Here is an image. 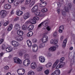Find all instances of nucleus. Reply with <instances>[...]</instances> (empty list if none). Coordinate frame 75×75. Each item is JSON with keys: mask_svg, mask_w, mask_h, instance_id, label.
Wrapping results in <instances>:
<instances>
[{"mask_svg": "<svg viewBox=\"0 0 75 75\" xmlns=\"http://www.w3.org/2000/svg\"><path fill=\"white\" fill-rule=\"evenodd\" d=\"M30 64V61L29 59H25L23 62V64L25 66H28Z\"/></svg>", "mask_w": 75, "mask_h": 75, "instance_id": "obj_5", "label": "nucleus"}, {"mask_svg": "<svg viewBox=\"0 0 75 75\" xmlns=\"http://www.w3.org/2000/svg\"><path fill=\"white\" fill-rule=\"evenodd\" d=\"M33 51L37 52L38 50V46L36 45H34L33 46Z\"/></svg>", "mask_w": 75, "mask_h": 75, "instance_id": "obj_12", "label": "nucleus"}, {"mask_svg": "<svg viewBox=\"0 0 75 75\" xmlns=\"http://www.w3.org/2000/svg\"><path fill=\"white\" fill-rule=\"evenodd\" d=\"M58 62H59V60L57 59L56 60V61H55L54 64L53 65V67H55L56 66H57V64H58Z\"/></svg>", "mask_w": 75, "mask_h": 75, "instance_id": "obj_33", "label": "nucleus"}, {"mask_svg": "<svg viewBox=\"0 0 75 75\" xmlns=\"http://www.w3.org/2000/svg\"><path fill=\"white\" fill-rule=\"evenodd\" d=\"M42 23H40L39 25H38V28H41V27L42 26Z\"/></svg>", "mask_w": 75, "mask_h": 75, "instance_id": "obj_41", "label": "nucleus"}, {"mask_svg": "<svg viewBox=\"0 0 75 75\" xmlns=\"http://www.w3.org/2000/svg\"><path fill=\"white\" fill-rule=\"evenodd\" d=\"M33 35V32L32 31H30L27 34V36L28 37H31Z\"/></svg>", "mask_w": 75, "mask_h": 75, "instance_id": "obj_30", "label": "nucleus"}, {"mask_svg": "<svg viewBox=\"0 0 75 75\" xmlns=\"http://www.w3.org/2000/svg\"><path fill=\"white\" fill-rule=\"evenodd\" d=\"M67 39H66L64 40L63 43L62 47H66V44H67Z\"/></svg>", "mask_w": 75, "mask_h": 75, "instance_id": "obj_28", "label": "nucleus"}, {"mask_svg": "<svg viewBox=\"0 0 75 75\" xmlns=\"http://www.w3.org/2000/svg\"><path fill=\"white\" fill-rule=\"evenodd\" d=\"M42 4H43L45 5L44 6H42V7H45L46 6V5H47V3L46 2H42Z\"/></svg>", "mask_w": 75, "mask_h": 75, "instance_id": "obj_47", "label": "nucleus"}, {"mask_svg": "<svg viewBox=\"0 0 75 75\" xmlns=\"http://www.w3.org/2000/svg\"><path fill=\"white\" fill-rule=\"evenodd\" d=\"M24 33H23V31L22 30H18L17 31V34L18 35H20V36H21L23 35V34Z\"/></svg>", "mask_w": 75, "mask_h": 75, "instance_id": "obj_20", "label": "nucleus"}, {"mask_svg": "<svg viewBox=\"0 0 75 75\" xmlns=\"http://www.w3.org/2000/svg\"><path fill=\"white\" fill-rule=\"evenodd\" d=\"M62 15H63V16H66V13H65V12L64 10L62 11Z\"/></svg>", "mask_w": 75, "mask_h": 75, "instance_id": "obj_42", "label": "nucleus"}, {"mask_svg": "<svg viewBox=\"0 0 75 75\" xmlns=\"http://www.w3.org/2000/svg\"><path fill=\"white\" fill-rule=\"evenodd\" d=\"M47 11H48V9H47V8H43L42 9V11L43 13H45L47 12Z\"/></svg>", "mask_w": 75, "mask_h": 75, "instance_id": "obj_37", "label": "nucleus"}, {"mask_svg": "<svg viewBox=\"0 0 75 75\" xmlns=\"http://www.w3.org/2000/svg\"><path fill=\"white\" fill-rule=\"evenodd\" d=\"M12 44L14 47H18L19 45V43L18 42L15 41H13L12 42Z\"/></svg>", "mask_w": 75, "mask_h": 75, "instance_id": "obj_11", "label": "nucleus"}, {"mask_svg": "<svg viewBox=\"0 0 75 75\" xmlns=\"http://www.w3.org/2000/svg\"><path fill=\"white\" fill-rule=\"evenodd\" d=\"M71 71H72V69H71L67 71V74H71Z\"/></svg>", "mask_w": 75, "mask_h": 75, "instance_id": "obj_57", "label": "nucleus"}, {"mask_svg": "<svg viewBox=\"0 0 75 75\" xmlns=\"http://www.w3.org/2000/svg\"><path fill=\"white\" fill-rule=\"evenodd\" d=\"M60 11H61V10L60 9H59L57 11V12L58 13V14H59L60 13Z\"/></svg>", "mask_w": 75, "mask_h": 75, "instance_id": "obj_62", "label": "nucleus"}, {"mask_svg": "<svg viewBox=\"0 0 75 75\" xmlns=\"http://www.w3.org/2000/svg\"><path fill=\"white\" fill-rule=\"evenodd\" d=\"M13 61L14 63L18 64H21L22 63V61L18 57H15L13 58Z\"/></svg>", "mask_w": 75, "mask_h": 75, "instance_id": "obj_1", "label": "nucleus"}, {"mask_svg": "<svg viewBox=\"0 0 75 75\" xmlns=\"http://www.w3.org/2000/svg\"><path fill=\"white\" fill-rule=\"evenodd\" d=\"M21 9L22 11H24L25 10V7H23L21 8Z\"/></svg>", "mask_w": 75, "mask_h": 75, "instance_id": "obj_55", "label": "nucleus"}, {"mask_svg": "<svg viewBox=\"0 0 75 75\" xmlns=\"http://www.w3.org/2000/svg\"><path fill=\"white\" fill-rule=\"evenodd\" d=\"M38 9V6L36 5L34 6L33 8L32 9L31 11L33 13H34L36 11H37Z\"/></svg>", "mask_w": 75, "mask_h": 75, "instance_id": "obj_10", "label": "nucleus"}, {"mask_svg": "<svg viewBox=\"0 0 75 75\" xmlns=\"http://www.w3.org/2000/svg\"><path fill=\"white\" fill-rule=\"evenodd\" d=\"M8 1L9 3H13L14 2V0H8Z\"/></svg>", "mask_w": 75, "mask_h": 75, "instance_id": "obj_46", "label": "nucleus"}, {"mask_svg": "<svg viewBox=\"0 0 75 75\" xmlns=\"http://www.w3.org/2000/svg\"><path fill=\"white\" fill-rule=\"evenodd\" d=\"M25 71L23 69H19L17 71V72L19 75H23L25 73Z\"/></svg>", "mask_w": 75, "mask_h": 75, "instance_id": "obj_3", "label": "nucleus"}, {"mask_svg": "<svg viewBox=\"0 0 75 75\" xmlns=\"http://www.w3.org/2000/svg\"><path fill=\"white\" fill-rule=\"evenodd\" d=\"M64 67V65L61 64V63L57 65V66L56 68V69H59V68H62Z\"/></svg>", "mask_w": 75, "mask_h": 75, "instance_id": "obj_29", "label": "nucleus"}, {"mask_svg": "<svg viewBox=\"0 0 75 75\" xmlns=\"http://www.w3.org/2000/svg\"><path fill=\"white\" fill-rule=\"evenodd\" d=\"M35 4V2L34 1H31L30 3L29 6L30 7H31L32 6H34V4Z\"/></svg>", "mask_w": 75, "mask_h": 75, "instance_id": "obj_31", "label": "nucleus"}, {"mask_svg": "<svg viewBox=\"0 0 75 75\" xmlns=\"http://www.w3.org/2000/svg\"><path fill=\"white\" fill-rule=\"evenodd\" d=\"M4 7L5 9H6V10H8L11 8V5L9 4H5L4 5Z\"/></svg>", "mask_w": 75, "mask_h": 75, "instance_id": "obj_13", "label": "nucleus"}, {"mask_svg": "<svg viewBox=\"0 0 75 75\" xmlns=\"http://www.w3.org/2000/svg\"><path fill=\"white\" fill-rule=\"evenodd\" d=\"M27 44L28 47H31L32 46V43L30 40H28L27 41Z\"/></svg>", "mask_w": 75, "mask_h": 75, "instance_id": "obj_19", "label": "nucleus"}, {"mask_svg": "<svg viewBox=\"0 0 75 75\" xmlns=\"http://www.w3.org/2000/svg\"><path fill=\"white\" fill-rule=\"evenodd\" d=\"M45 73L46 75H48L49 74V70H47L45 71Z\"/></svg>", "mask_w": 75, "mask_h": 75, "instance_id": "obj_45", "label": "nucleus"}, {"mask_svg": "<svg viewBox=\"0 0 75 75\" xmlns=\"http://www.w3.org/2000/svg\"><path fill=\"white\" fill-rule=\"evenodd\" d=\"M22 29L23 30H26L27 29V26L25 25H23L22 27Z\"/></svg>", "mask_w": 75, "mask_h": 75, "instance_id": "obj_39", "label": "nucleus"}, {"mask_svg": "<svg viewBox=\"0 0 75 75\" xmlns=\"http://www.w3.org/2000/svg\"><path fill=\"white\" fill-rule=\"evenodd\" d=\"M42 67H40L39 68V70H38L39 71H41L42 70Z\"/></svg>", "mask_w": 75, "mask_h": 75, "instance_id": "obj_56", "label": "nucleus"}, {"mask_svg": "<svg viewBox=\"0 0 75 75\" xmlns=\"http://www.w3.org/2000/svg\"><path fill=\"white\" fill-rule=\"evenodd\" d=\"M47 29L48 31H50L51 30V27L48 26L46 28Z\"/></svg>", "mask_w": 75, "mask_h": 75, "instance_id": "obj_51", "label": "nucleus"}, {"mask_svg": "<svg viewBox=\"0 0 75 75\" xmlns=\"http://www.w3.org/2000/svg\"><path fill=\"white\" fill-rule=\"evenodd\" d=\"M30 17V14L29 13H27L25 14L24 15V18L25 20H26L28 18H29Z\"/></svg>", "mask_w": 75, "mask_h": 75, "instance_id": "obj_18", "label": "nucleus"}, {"mask_svg": "<svg viewBox=\"0 0 75 75\" xmlns=\"http://www.w3.org/2000/svg\"><path fill=\"white\" fill-rule=\"evenodd\" d=\"M19 20V18L17 17L14 19V21H17V20Z\"/></svg>", "mask_w": 75, "mask_h": 75, "instance_id": "obj_64", "label": "nucleus"}, {"mask_svg": "<svg viewBox=\"0 0 75 75\" xmlns=\"http://www.w3.org/2000/svg\"><path fill=\"white\" fill-rule=\"evenodd\" d=\"M45 46V44L44 43H42L39 46V48H42V47H44Z\"/></svg>", "mask_w": 75, "mask_h": 75, "instance_id": "obj_38", "label": "nucleus"}, {"mask_svg": "<svg viewBox=\"0 0 75 75\" xmlns=\"http://www.w3.org/2000/svg\"><path fill=\"white\" fill-rule=\"evenodd\" d=\"M23 55V52H20L19 53V55L20 56H22V55Z\"/></svg>", "mask_w": 75, "mask_h": 75, "instance_id": "obj_63", "label": "nucleus"}, {"mask_svg": "<svg viewBox=\"0 0 75 75\" xmlns=\"http://www.w3.org/2000/svg\"><path fill=\"white\" fill-rule=\"evenodd\" d=\"M20 3V1H14V5L15 6H17Z\"/></svg>", "mask_w": 75, "mask_h": 75, "instance_id": "obj_32", "label": "nucleus"}, {"mask_svg": "<svg viewBox=\"0 0 75 75\" xmlns=\"http://www.w3.org/2000/svg\"><path fill=\"white\" fill-rule=\"evenodd\" d=\"M3 41H4V39H1L0 40V44H1V43H2V42H3Z\"/></svg>", "mask_w": 75, "mask_h": 75, "instance_id": "obj_58", "label": "nucleus"}, {"mask_svg": "<svg viewBox=\"0 0 75 75\" xmlns=\"http://www.w3.org/2000/svg\"><path fill=\"white\" fill-rule=\"evenodd\" d=\"M13 28V24H11L9 25V26L8 27V28L7 29V30L8 31H11L12 29Z\"/></svg>", "mask_w": 75, "mask_h": 75, "instance_id": "obj_22", "label": "nucleus"}, {"mask_svg": "<svg viewBox=\"0 0 75 75\" xmlns=\"http://www.w3.org/2000/svg\"><path fill=\"white\" fill-rule=\"evenodd\" d=\"M34 13H35V16H39L40 14V11H37Z\"/></svg>", "mask_w": 75, "mask_h": 75, "instance_id": "obj_36", "label": "nucleus"}, {"mask_svg": "<svg viewBox=\"0 0 75 75\" xmlns=\"http://www.w3.org/2000/svg\"><path fill=\"white\" fill-rule=\"evenodd\" d=\"M39 59L40 62H45V58L43 56H40Z\"/></svg>", "mask_w": 75, "mask_h": 75, "instance_id": "obj_16", "label": "nucleus"}, {"mask_svg": "<svg viewBox=\"0 0 75 75\" xmlns=\"http://www.w3.org/2000/svg\"><path fill=\"white\" fill-rule=\"evenodd\" d=\"M52 65V64L51 63H49L46 65V68H50L51 67Z\"/></svg>", "mask_w": 75, "mask_h": 75, "instance_id": "obj_35", "label": "nucleus"}, {"mask_svg": "<svg viewBox=\"0 0 75 75\" xmlns=\"http://www.w3.org/2000/svg\"><path fill=\"white\" fill-rule=\"evenodd\" d=\"M50 23V21L49 20H47V21H44L41 23H42V25L44 26H46V25H48V24H49Z\"/></svg>", "mask_w": 75, "mask_h": 75, "instance_id": "obj_14", "label": "nucleus"}, {"mask_svg": "<svg viewBox=\"0 0 75 75\" xmlns=\"http://www.w3.org/2000/svg\"><path fill=\"white\" fill-rule=\"evenodd\" d=\"M54 35L55 37H56V36H57V32H55L54 33Z\"/></svg>", "mask_w": 75, "mask_h": 75, "instance_id": "obj_60", "label": "nucleus"}, {"mask_svg": "<svg viewBox=\"0 0 75 75\" xmlns=\"http://www.w3.org/2000/svg\"><path fill=\"white\" fill-rule=\"evenodd\" d=\"M48 36H47V35H44L42 39V41L43 42L45 43V42H47L48 41Z\"/></svg>", "mask_w": 75, "mask_h": 75, "instance_id": "obj_4", "label": "nucleus"}, {"mask_svg": "<svg viewBox=\"0 0 75 75\" xmlns=\"http://www.w3.org/2000/svg\"><path fill=\"white\" fill-rule=\"evenodd\" d=\"M24 58L25 59H29L30 58V55L28 54H26L24 56Z\"/></svg>", "mask_w": 75, "mask_h": 75, "instance_id": "obj_25", "label": "nucleus"}, {"mask_svg": "<svg viewBox=\"0 0 75 75\" xmlns=\"http://www.w3.org/2000/svg\"><path fill=\"white\" fill-rule=\"evenodd\" d=\"M58 40H55L54 41L53 40H51L50 41V44H56L58 43Z\"/></svg>", "mask_w": 75, "mask_h": 75, "instance_id": "obj_24", "label": "nucleus"}, {"mask_svg": "<svg viewBox=\"0 0 75 75\" xmlns=\"http://www.w3.org/2000/svg\"><path fill=\"white\" fill-rule=\"evenodd\" d=\"M14 28L16 30H17L18 28L20 29V25L18 23H16L15 25Z\"/></svg>", "mask_w": 75, "mask_h": 75, "instance_id": "obj_21", "label": "nucleus"}, {"mask_svg": "<svg viewBox=\"0 0 75 75\" xmlns=\"http://www.w3.org/2000/svg\"><path fill=\"white\" fill-rule=\"evenodd\" d=\"M12 50L13 48H12L11 47H8L6 49V51L8 52H11V51H12Z\"/></svg>", "mask_w": 75, "mask_h": 75, "instance_id": "obj_27", "label": "nucleus"}, {"mask_svg": "<svg viewBox=\"0 0 75 75\" xmlns=\"http://www.w3.org/2000/svg\"><path fill=\"white\" fill-rule=\"evenodd\" d=\"M6 48V46L5 45H3L2 46V50H4Z\"/></svg>", "mask_w": 75, "mask_h": 75, "instance_id": "obj_54", "label": "nucleus"}, {"mask_svg": "<svg viewBox=\"0 0 75 75\" xmlns=\"http://www.w3.org/2000/svg\"><path fill=\"white\" fill-rule=\"evenodd\" d=\"M60 74V70H56L51 75H59Z\"/></svg>", "mask_w": 75, "mask_h": 75, "instance_id": "obj_9", "label": "nucleus"}, {"mask_svg": "<svg viewBox=\"0 0 75 75\" xmlns=\"http://www.w3.org/2000/svg\"><path fill=\"white\" fill-rule=\"evenodd\" d=\"M64 28V26L63 25L59 27V29H60L61 30H63Z\"/></svg>", "mask_w": 75, "mask_h": 75, "instance_id": "obj_50", "label": "nucleus"}, {"mask_svg": "<svg viewBox=\"0 0 75 75\" xmlns=\"http://www.w3.org/2000/svg\"><path fill=\"white\" fill-rule=\"evenodd\" d=\"M13 28V24H11L9 25V26L8 27V28L7 29V30L8 31H11L12 29Z\"/></svg>", "mask_w": 75, "mask_h": 75, "instance_id": "obj_23", "label": "nucleus"}, {"mask_svg": "<svg viewBox=\"0 0 75 75\" xmlns=\"http://www.w3.org/2000/svg\"><path fill=\"white\" fill-rule=\"evenodd\" d=\"M31 68L32 69H35L37 68V64L35 62H33L31 64Z\"/></svg>", "mask_w": 75, "mask_h": 75, "instance_id": "obj_15", "label": "nucleus"}, {"mask_svg": "<svg viewBox=\"0 0 75 75\" xmlns=\"http://www.w3.org/2000/svg\"><path fill=\"white\" fill-rule=\"evenodd\" d=\"M34 72L32 71H30L28 74V75H34Z\"/></svg>", "mask_w": 75, "mask_h": 75, "instance_id": "obj_34", "label": "nucleus"}, {"mask_svg": "<svg viewBox=\"0 0 75 75\" xmlns=\"http://www.w3.org/2000/svg\"><path fill=\"white\" fill-rule=\"evenodd\" d=\"M68 7H65L64 8V9L66 11H67V12H68V13L69 12V10L72 7V5H71V4L69 3L68 5Z\"/></svg>", "mask_w": 75, "mask_h": 75, "instance_id": "obj_8", "label": "nucleus"}, {"mask_svg": "<svg viewBox=\"0 0 75 75\" xmlns=\"http://www.w3.org/2000/svg\"><path fill=\"white\" fill-rule=\"evenodd\" d=\"M65 59V58L64 57H62L60 59V62H62Z\"/></svg>", "mask_w": 75, "mask_h": 75, "instance_id": "obj_49", "label": "nucleus"}, {"mask_svg": "<svg viewBox=\"0 0 75 75\" xmlns=\"http://www.w3.org/2000/svg\"><path fill=\"white\" fill-rule=\"evenodd\" d=\"M9 23L8 21L5 22L4 24V26H7L8 24Z\"/></svg>", "mask_w": 75, "mask_h": 75, "instance_id": "obj_40", "label": "nucleus"}, {"mask_svg": "<svg viewBox=\"0 0 75 75\" xmlns=\"http://www.w3.org/2000/svg\"><path fill=\"white\" fill-rule=\"evenodd\" d=\"M58 47H59V46L58 45H56L55 47H53L49 48V51H51L52 52L54 51H55V50H56V48H57Z\"/></svg>", "mask_w": 75, "mask_h": 75, "instance_id": "obj_6", "label": "nucleus"}, {"mask_svg": "<svg viewBox=\"0 0 75 75\" xmlns=\"http://www.w3.org/2000/svg\"><path fill=\"white\" fill-rule=\"evenodd\" d=\"M0 15L1 16V17L2 18H4L7 16V12L5 10L1 11L0 13Z\"/></svg>", "mask_w": 75, "mask_h": 75, "instance_id": "obj_2", "label": "nucleus"}, {"mask_svg": "<svg viewBox=\"0 0 75 75\" xmlns=\"http://www.w3.org/2000/svg\"><path fill=\"white\" fill-rule=\"evenodd\" d=\"M33 59H36L37 58V55H35L33 56Z\"/></svg>", "mask_w": 75, "mask_h": 75, "instance_id": "obj_61", "label": "nucleus"}, {"mask_svg": "<svg viewBox=\"0 0 75 75\" xmlns=\"http://www.w3.org/2000/svg\"><path fill=\"white\" fill-rule=\"evenodd\" d=\"M31 0H26L25 1V3L26 4H29L31 2Z\"/></svg>", "mask_w": 75, "mask_h": 75, "instance_id": "obj_43", "label": "nucleus"}, {"mask_svg": "<svg viewBox=\"0 0 75 75\" xmlns=\"http://www.w3.org/2000/svg\"><path fill=\"white\" fill-rule=\"evenodd\" d=\"M40 18L37 16H35L31 20V21L33 24H35L36 23V20H39Z\"/></svg>", "mask_w": 75, "mask_h": 75, "instance_id": "obj_7", "label": "nucleus"}, {"mask_svg": "<svg viewBox=\"0 0 75 75\" xmlns=\"http://www.w3.org/2000/svg\"><path fill=\"white\" fill-rule=\"evenodd\" d=\"M20 36H17L15 38L17 40V41H18L19 40V38Z\"/></svg>", "mask_w": 75, "mask_h": 75, "instance_id": "obj_52", "label": "nucleus"}, {"mask_svg": "<svg viewBox=\"0 0 75 75\" xmlns=\"http://www.w3.org/2000/svg\"><path fill=\"white\" fill-rule=\"evenodd\" d=\"M57 6H59H59H61V3L59 2H57Z\"/></svg>", "mask_w": 75, "mask_h": 75, "instance_id": "obj_59", "label": "nucleus"}, {"mask_svg": "<svg viewBox=\"0 0 75 75\" xmlns=\"http://www.w3.org/2000/svg\"><path fill=\"white\" fill-rule=\"evenodd\" d=\"M34 25H29L28 28V31H31V30H33L34 28Z\"/></svg>", "mask_w": 75, "mask_h": 75, "instance_id": "obj_17", "label": "nucleus"}, {"mask_svg": "<svg viewBox=\"0 0 75 75\" xmlns=\"http://www.w3.org/2000/svg\"><path fill=\"white\" fill-rule=\"evenodd\" d=\"M4 69L7 70V69H9V67H8V66H6L4 67Z\"/></svg>", "mask_w": 75, "mask_h": 75, "instance_id": "obj_48", "label": "nucleus"}, {"mask_svg": "<svg viewBox=\"0 0 75 75\" xmlns=\"http://www.w3.org/2000/svg\"><path fill=\"white\" fill-rule=\"evenodd\" d=\"M23 37L21 36H19V40L18 41H21L23 40Z\"/></svg>", "mask_w": 75, "mask_h": 75, "instance_id": "obj_53", "label": "nucleus"}, {"mask_svg": "<svg viewBox=\"0 0 75 75\" xmlns=\"http://www.w3.org/2000/svg\"><path fill=\"white\" fill-rule=\"evenodd\" d=\"M16 14L17 16H21L23 14V12L18 10L16 12Z\"/></svg>", "mask_w": 75, "mask_h": 75, "instance_id": "obj_26", "label": "nucleus"}, {"mask_svg": "<svg viewBox=\"0 0 75 75\" xmlns=\"http://www.w3.org/2000/svg\"><path fill=\"white\" fill-rule=\"evenodd\" d=\"M37 40L35 39H34L32 40L33 43H35V42H37Z\"/></svg>", "mask_w": 75, "mask_h": 75, "instance_id": "obj_44", "label": "nucleus"}]
</instances>
